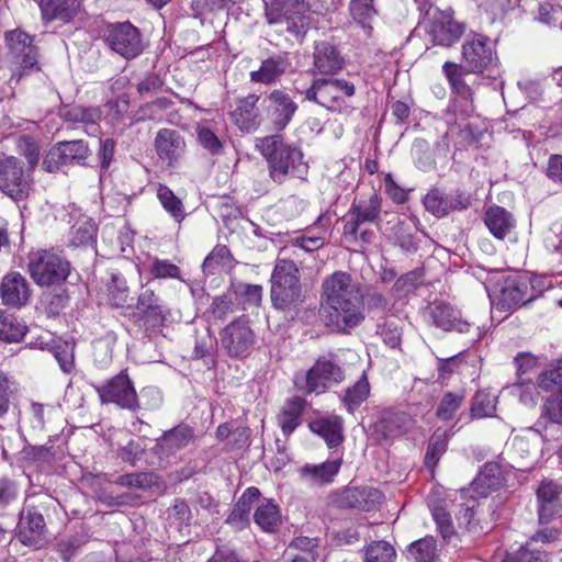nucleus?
Here are the masks:
<instances>
[{
    "mask_svg": "<svg viewBox=\"0 0 562 562\" xmlns=\"http://www.w3.org/2000/svg\"><path fill=\"white\" fill-rule=\"evenodd\" d=\"M323 297L331 310L329 321L340 330L355 328L364 319L360 285L344 271H336L323 281Z\"/></svg>",
    "mask_w": 562,
    "mask_h": 562,
    "instance_id": "obj_1",
    "label": "nucleus"
},
{
    "mask_svg": "<svg viewBox=\"0 0 562 562\" xmlns=\"http://www.w3.org/2000/svg\"><path fill=\"white\" fill-rule=\"evenodd\" d=\"M256 148L267 159L270 177L277 183H282L288 175L303 178L307 172L302 151L285 145L279 135L258 138Z\"/></svg>",
    "mask_w": 562,
    "mask_h": 562,
    "instance_id": "obj_2",
    "label": "nucleus"
},
{
    "mask_svg": "<svg viewBox=\"0 0 562 562\" xmlns=\"http://www.w3.org/2000/svg\"><path fill=\"white\" fill-rule=\"evenodd\" d=\"M308 5L304 0H270L266 3V19L279 33L300 40L310 27Z\"/></svg>",
    "mask_w": 562,
    "mask_h": 562,
    "instance_id": "obj_3",
    "label": "nucleus"
},
{
    "mask_svg": "<svg viewBox=\"0 0 562 562\" xmlns=\"http://www.w3.org/2000/svg\"><path fill=\"white\" fill-rule=\"evenodd\" d=\"M502 484L499 468L496 464H486L484 470L475 477L469 487L460 492V507L457 519L460 526L471 530L474 526L473 518L479 507V497H486L488 492Z\"/></svg>",
    "mask_w": 562,
    "mask_h": 562,
    "instance_id": "obj_4",
    "label": "nucleus"
},
{
    "mask_svg": "<svg viewBox=\"0 0 562 562\" xmlns=\"http://www.w3.org/2000/svg\"><path fill=\"white\" fill-rule=\"evenodd\" d=\"M356 92L351 81L345 79H316L306 91V99L329 111L348 114L352 108L347 100Z\"/></svg>",
    "mask_w": 562,
    "mask_h": 562,
    "instance_id": "obj_5",
    "label": "nucleus"
},
{
    "mask_svg": "<svg viewBox=\"0 0 562 562\" xmlns=\"http://www.w3.org/2000/svg\"><path fill=\"white\" fill-rule=\"evenodd\" d=\"M27 271L37 285L50 286L67 279L70 265L55 250L38 249L29 255Z\"/></svg>",
    "mask_w": 562,
    "mask_h": 562,
    "instance_id": "obj_6",
    "label": "nucleus"
},
{
    "mask_svg": "<svg viewBox=\"0 0 562 562\" xmlns=\"http://www.w3.org/2000/svg\"><path fill=\"white\" fill-rule=\"evenodd\" d=\"M299 269L291 260L279 259L271 276V300L277 308L285 310L301 300Z\"/></svg>",
    "mask_w": 562,
    "mask_h": 562,
    "instance_id": "obj_7",
    "label": "nucleus"
},
{
    "mask_svg": "<svg viewBox=\"0 0 562 562\" xmlns=\"http://www.w3.org/2000/svg\"><path fill=\"white\" fill-rule=\"evenodd\" d=\"M9 47L8 65L11 78H20L29 70L37 69L38 53L33 44V37L21 30H13L5 34Z\"/></svg>",
    "mask_w": 562,
    "mask_h": 562,
    "instance_id": "obj_8",
    "label": "nucleus"
},
{
    "mask_svg": "<svg viewBox=\"0 0 562 562\" xmlns=\"http://www.w3.org/2000/svg\"><path fill=\"white\" fill-rule=\"evenodd\" d=\"M342 379L340 367L328 359L321 358L306 373H297L294 378V384L304 393L319 394L333 384L341 382Z\"/></svg>",
    "mask_w": 562,
    "mask_h": 562,
    "instance_id": "obj_9",
    "label": "nucleus"
},
{
    "mask_svg": "<svg viewBox=\"0 0 562 562\" xmlns=\"http://www.w3.org/2000/svg\"><path fill=\"white\" fill-rule=\"evenodd\" d=\"M157 161L167 170L180 167L187 153L184 136L173 128H160L154 138Z\"/></svg>",
    "mask_w": 562,
    "mask_h": 562,
    "instance_id": "obj_10",
    "label": "nucleus"
},
{
    "mask_svg": "<svg viewBox=\"0 0 562 562\" xmlns=\"http://www.w3.org/2000/svg\"><path fill=\"white\" fill-rule=\"evenodd\" d=\"M97 391L103 404H115L123 409L133 412L140 408L133 382L125 372L108 380Z\"/></svg>",
    "mask_w": 562,
    "mask_h": 562,
    "instance_id": "obj_11",
    "label": "nucleus"
},
{
    "mask_svg": "<svg viewBox=\"0 0 562 562\" xmlns=\"http://www.w3.org/2000/svg\"><path fill=\"white\" fill-rule=\"evenodd\" d=\"M32 188L29 175H25L21 161L5 157L0 164V190L15 202L27 198Z\"/></svg>",
    "mask_w": 562,
    "mask_h": 562,
    "instance_id": "obj_12",
    "label": "nucleus"
},
{
    "mask_svg": "<svg viewBox=\"0 0 562 562\" xmlns=\"http://www.w3.org/2000/svg\"><path fill=\"white\" fill-rule=\"evenodd\" d=\"M89 155L88 144L81 139L59 142L44 157L43 168L48 172H54L64 166L82 165Z\"/></svg>",
    "mask_w": 562,
    "mask_h": 562,
    "instance_id": "obj_13",
    "label": "nucleus"
},
{
    "mask_svg": "<svg viewBox=\"0 0 562 562\" xmlns=\"http://www.w3.org/2000/svg\"><path fill=\"white\" fill-rule=\"evenodd\" d=\"M262 106L267 120L277 132L283 131L297 111L296 102L281 89H274L268 93L262 101Z\"/></svg>",
    "mask_w": 562,
    "mask_h": 562,
    "instance_id": "obj_14",
    "label": "nucleus"
},
{
    "mask_svg": "<svg viewBox=\"0 0 562 562\" xmlns=\"http://www.w3.org/2000/svg\"><path fill=\"white\" fill-rule=\"evenodd\" d=\"M221 345L234 358L246 357L255 344V334L246 318L229 323L220 334Z\"/></svg>",
    "mask_w": 562,
    "mask_h": 562,
    "instance_id": "obj_15",
    "label": "nucleus"
},
{
    "mask_svg": "<svg viewBox=\"0 0 562 562\" xmlns=\"http://www.w3.org/2000/svg\"><path fill=\"white\" fill-rule=\"evenodd\" d=\"M106 41L112 50L126 59L135 58L144 49L138 29L130 22L112 25L109 30Z\"/></svg>",
    "mask_w": 562,
    "mask_h": 562,
    "instance_id": "obj_16",
    "label": "nucleus"
},
{
    "mask_svg": "<svg viewBox=\"0 0 562 562\" xmlns=\"http://www.w3.org/2000/svg\"><path fill=\"white\" fill-rule=\"evenodd\" d=\"M426 32L434 44L449 47L459 41L464 26L454 21L451 10H437L426 24Z\"/></svg>",
    "mask_w": 562,
    "mask_h": 562,
    "instance_id": "obj_17",
    "label": "nucleus"
},
{
    "mask_svg": "<svg viewBox=\"0 0 562 562\" xmlns=\"http://www.w3.org/2000/svg\"><path fill=\"white\" fill-rule=\"evenodd\" d=\"M381 213V198L371 192L368 196H362L358 202H353L349 214L350 218L344 226V234L347 238L357 239L359 226L366 222H375Z\"/></svg>",
    "mask_w": 562,
    "mask_h": 562,
    "instance_id": "obj_18",
    "label": "nucleus"
},
{
    "mask_svg": "<svg viewBox=\"0 0 562 562\" xmlns=\"http://www.w3.org/2000/svg\"><path fill=\"white\" fill-rule=\"evenodd\" d=\"M382 498V494L373 487L349 486L338 492L333 497V503L340 508L371 510Z\"/></svg>",
    "mask_w": 562,
    "mask_h": 562,
    "instance_id": "obj_19",
    "label": "nucleus"
},
{
    "mask_svg": "<svg viewBox=\"0 0 562 562\" xmlns=\"http://www.w3.org/2000/svg\"><path fill=\"white\" fill-rule=\"evenodd\" d=\"M530 284L525 278H508L501 286L498 294L492 300L493 304L503 310L525 305L533 300L529 294Z\"/></svg>",
    "mask_w": 562,
    "mask_h": 562,
    "instance_id": "obj_20",
    "label": "nucleus"
},
{
    "mask_svg": "<svg viewBox=\"0 0 562 562\" xmlns=\"http://www.w3.org/2000/svg\"><path fill=\"white\" fill-rule=\"evenodd\" d=\"M462 61L467 72H482L493 61V50L484 36L467 40L462 47Z\"/></svg>",
    "mask_w": 562,
    "mask_h": 562,
    "instance_id": "obj_21",
    "label": "nucleus"
},
{
    "mask_svg": "<svg viewBox=\"0 0 562 562\" xmlns=\"http://www.w3.org/2000/svg\"><path fill=\"white\" fill-rule=\"evenodd\" d=\"M442 71L448 79L452 91L459 98V100L453 104L454 111L460 108L465 115H470L474 111L472 98L473 92L471 87L463 79L467 70L464 67L456 63L446 61L442 66Z\"/></svg>",
    "mask_w": 562,
    "mask_h": 562,
    "instance_id": "obj_22",
    "label": "nucleus"
},
{
    "mask_svg": "<svg viewBox=\"0 0 562 562\" xmlns=\"http://www.w3.org/2000/svg\"><path fill=\"white\" fill-rule=\"evenodd\" d=\"M45 536L43 515L34 508H24L18 524L19 540L30 547H41Z\"/></svg>",
    "mask_w": 562,
    "mask_h": 562,
    "instance_id": "obj_23",
    "label": "nucleus"
},
{
    "mask_svg": "<svg viewBox=\"0 0 562 562\" xmlns=\"http://www.w3.org/2000/svg\"><path fill=\"white\" fill-rule=\"evenodd\" d=\"M193 439L192 429L186 425H179L166 432L156 443L155 453L161 463H169L171 457L186 448Z\"/></svg>",
    "mask_w": 562,
    "mask_h": 562,
    "instance_id": "obj_24",
    "label": "nucleus"
},
{
    "mask_svg": "<svg viewBox=\"0 0 562 562\" xmlns=\"http://www.w3.org/2000/svg\"><path fill=\"white\" fill-rule=\"evenodd\" d=\"M484 223L492 235L499 240L516 241V220L501 206H491L484 216Z\"/></svg>",
    "mask_w": 562,
    "mask_h": 562,
    "instance_id": "obj_25",
    "label": "nucleus"
},
{
    "mask_svg": "<svg viewBox=\"0 0 562 562\" xmlns=\"http://www.w3.org/2000/svg\"><path fill=\"white\" fill-rule=\"evenodd\" d=\"M0 296L5 305L13 307L23 306L31 297L30 284L21 273L10 272L2 279Z\"/></svg>",
    "mask_w": 562,
    "mask_h": 562,
    "instance_id": "obj_26",
    "label": "nucleus"
},
{
    "mask_svg": "<svg viewBox=\"0 0 562 562\" xmlns=\"http://www.w3.org/2000/svg\"><path fill=\"white\" fill-rule=\"evenodd\" d=\"M290 67L288 53L274 54L261 61L259 69L249 74L251 82L273 85L280 80Z\"/></svg>",
    "mask_w": 562,
    "mask_h": 562,
    "instance_id": "obj_27",
    "label": "nucleus"
},
{
    "mask_svg": "<svg viewBox=\"0 0 562 562\" xmlns=\"http://www.w3.org/2000/svg\"><path fill=\"white\" fill-rule=\"evenodd\" d=\"M341 465L340 460L326 461L321 464H305L297 469L301 483L308 486H323L334 481Z\"/></svg>",
    "mask_w": 562,
    "mask_h": 562,
    "instance_id": "obj_28",
    "label": "nucleus"
},
{
    "mask_svg": "<svg viewBox=\"0 0 562 562\" xmlns=\"http://www.w3.org/2000/svg\"><path fill=\"white\" fill-rule=\"evenodd\" d=\"M562 486L552 480H543L537 488L539 520L542 524L550 521L559 512V496Z\"/></svg>",
    "mask_w": 562,
    "mask_h": 562,
    "instance_id": "obj_29",
    "label": "nucleus"
},
{
    "mask_svg": "<svg viewBox=\"0 0 562 562\" xmlns=\"http://www.w3.org/2000/svg\"><path fill=\"white\" fill-rule=\"evenodd\" d=\"M430 316L434 324L443 330L465 333L470 328V323L462 318L460 311L447 303H435L430 307Z\"/></svg>",
    "mask_w": 562,
    "mask_h": 562,
    "instance_id": "obj_30",
    "label": "nucleus"
},
{
    "mask_svg": "<svg viewBox=\"0 0 562 562\" xmlns=\"http://www.w3.org/2000/svg\"><path fill=\"white\" fill-rule=\"evenodd\" d=\"M313 59L316 70L322 75H334L344 67V58L337 47L326 41L316 43Z\"/></svg>",
    "mask_w": 562,
    "mask_h": 562,
    "instance_id": "obj_31",
    "label": "nucleus"
},
{
    "mask_svg": "<svg viewBox=\"0 0 562 562\" xmlns=\"http://www.w3.org/2000/svg\"><path fill=\"white\" fill-rule=\"evenodd\" d=\"M258 101V95L249 94L239 100L237 108L232 112L234 122L241 131L250 132L259 125V115L256 108Z\"/></svg>",
    "mask_w": 562,
    "mask_h": 562,
    "instance_id": "obj_32",
    "label": "nucleus"
},
{
    "mask_svg": "<svg viewBox=\"0 0 562 562\" xmlns=\"http://www.w3.org/2000/svg\"><path fill=\"white\" fill-rule=\"evenodd\" d=\"M137 311L153 326L161 324L167 314L165 305L151 289H144L137 301Z\"/></svg>",
    "mask_w": 562,
    "mask_h": 562,
    "instance_id": "obj_33",
    "label": "nucleus"
},
{
    "mask_svg": "<svg viewBox=\"0 0 562 562\" xmlns=\"http://www.w3.org/2000/svg\"><path fill=\"white\" fill-rule=\"evenodd\" d=\"M306 401L300 396L288 400L278 415V425L284 436L291 435L302 422Z\"/></svg>",
    "mask_w": 562,
    "mask_h": 562,
    "instance_id": "obj_34",
    "label": "nucleus"
},
{
    "mask_svg": "<svg viewBox=\"0 0 562 562\" xmlns=\"http://www.w3.org/2000/svg\"><path fill=\"white\" fill-rule=\"evenodd\" d=\"M259 490L256 487L247 488L238 502L235 504L227 522L237 529H241L249 522V514L255 503L259 502Z\"/></svg>",
    "mask_w": 562,
    "mask_h": 562,
    "instance_id": "obj_35",
    "label": "nucleus"
},
{
    "mask_svg": "<svg viewBox=\"0 0 562 562\" xmlns=\"http://www.w3.org/2000/svg\"><path fill=\"white\" fill-rule=\"evenodd\" d=\"M40 8L45 21L59 20L68 22L78 9L77 0H41Z\"/></svg>",
    "mask_w": 562,
    "mask_h": 562,
    "instance_id": "obj_36",
    "label": "nucleus"
},
{
    "mask_svg": "<svg viewBox=\"0 0 562 562\" xmlns=\"http://www.w3.org/2000/svg\"><path fill=\"white\" fill-rule=\"evenodd\" d=\"M310 428L321 436L329 448L342 441V419L338 416L316 419L310 424Z\"/></svg>",
    "mask_w": 562,
    "mask_h": 562,
    "instance_id": "obj_37",
    "label": "nucleus"
},
{
    "mask_svg": "<svg viewBox=\"0 0 562 562\" xmlns=\"http://www.w3.org/2000/svg\"><path fill=\"white\" fill-rule=\"evenodd\" d=\"M538 434L528 430L527 436H515L509 446L508 453L513 460L518 462L519 467L524 465V461L536 456L538 448Z\"/></svg>",
    "mask_w": 562,
    "mask_h": 562,
    "instance_id": "obj_38",
    "label": "nucleus"
},
{
    "mask_svg": "<svg viewBox=\"0 0 562 562\" xmlns=\"http://www.w3.org/2000/svg\"><path fill=\"white\" fill-rule=\"evenodd\" d=\"M330 222V217L327 214H321L315 224L322 227V231L316 235H310L312 229H308L306 234L299 236L292 240L293 246L299 247L307 252L315 251L325 245L328 229L327 225Z\"/></svg>",
    "mask_w": 562,
    "mask_h": 562,
    "instance_id": "obj_39",
    "label": "nucleus"
},
{
    "mask_svg": "<svg viewBox=\"0 0 562 562\" xmlns=\"http://www.w3.org/2000/svg\"><path fill=\"white\" fill-rule=\"evenodd\" d=\"M280 512L276 504L263 501L256 505L255 522L266 532H273L280 524Z\"/></svg>",
    "mask_w": 562,
    "mask_h": 562,
    "instance_id": "obj_40",
    "label": "nucleus"
},
{
    "mask_svg": "<svg viewBox=\"0 0 562 562\" xmlns=\"http://www.w3.org/2000/svg\"><path fill=\"white\" fill-rule=\"evenodd\" d=\"M157 199L162 205L164 210L169 213L172 218L181 223L186 217L184 206L182 201L165 184H158Z\"/></svg>",
    "mask_w": 562,
    "mask_h": 562,
    "instance_id": "obj_41",
    "label": "nucleus"
},
{
    "mask_svg": "<svg viewBox=\"0 0 562 562\" xmlns=\"http://www.w3.org/2000/svg\"><path fill=\"white\" fill-rule=\"evenodd\" d=\"M26 333V326L13 314L0 311V339L7 342L20 341Z\"/></svg>",
    "mask_w": 562,
    "mask_h": 562,
    "instance_id": "obj_42",
    "label": "nucleus"
},
{
    "mask_svg": "<svg viewBox=\"0 0 562 562\" xmlns=\"http://www.w3.org/2000/svg\"><path fill=\"white\" fill-rule=\"evenodd\" d=\"M407 552L414 562H439L436 541L432 537H426L413 542L408 547Z\"/></svg>",
    "mask_w": 562,
    "mask_h": 562,
    "instance_id": "obj_43",
    "label": "nucleus"
},
{
    "mask_svg": "<svg viewBox=\"0 0 562 562\" xmlns=\"http://www.w3.org/2000/svg\"><path fill=\"white\" fill-rule=\"evenodd\" d=\"M349 10L358 24L366 30H371V23L378 13L373 0H352Z\"/></svg>",
    "mask_w": 562,
    "mask_h": 562,
    "instance_id": "obj_44",
    "label": "nucleus"
},
{
    "mask_svg": "<svg viewBox=\"0 0 562 562\" xmlns=\"http://www.w3.org/2000/svg\"><path fill=\"white\" fill-rule=\"evenodd\" d=\"M395 549L384 540L372 541L364 550V562H393Z\"/></svg>",
    "mask_w": 562,
    "mask_h": 562,
    "instance_id": "obj_45",
    "label": "nucleus"
},
{
    "mask_svg": "<svg viewBox=\"0 0 562 562\" xmlns=\"http://www.w3.org/2000/svg\"><path fill=\"white\" fill-rule=\"evenodd\" d=\"M370 385L364 374L349 389H347L342 402L348 411H353L358 407L369 395Z\"/></svg>",
    "mask_w": 562,
    "mask_h": 562,
    "instance_id": "obj_46",
    "label": "nucleus"
},
{
    "mask_svg": "<svg viewBox=\"0 0 562 562\" xmlns=\"http://www.w3.org/2000/svg\"><path fill=\"white\" fill-rule=\"evenodd\" d=\"M448 435L446 430H436L432 435L425 456V463L428 468L437 464L439 458L447 449Z\"/></svg>",
    "mask_w": 562,
    "mask_h": 562,
    "instance_id": "obj_47",
    "label": "nucleus"
},
{
    "mask_svg": "<svg viewBox=\"0 0 562 562\" xmlns=\"http://www.w3.org/2000/svg\"><path fill=\"white\" fill-rule=\"evenodd\" d=\"M496 409V396L485 391L475 394L471 407L472 415L476 418L490 417Z\"/></svg>",
    "mask_w": 562,
    "mask_h": 562,
    "instance_id": "obj_48",
    "label": "nucleus"
},
{
    "mask_svg": "<svg viewBox=\"0 0 562 562\" xmlns=\"http://www.w3.org/2000/svg\"><path fill=\"white\" fill-rule=\"evenodd\" d=\"M97 234V227L90 220H85L72 227L71 244L75 246L91 245Z\"/></svg>",
    "mask_w": 562,
    "mask_h": 562,
    "instance_id": "obj_49",
    "label": "nucleus"
},
{
    "mask_svg": "<svg viewBox=\"0 0 562 562\" xmlns=\"http://www.w3.org/2000/svg\"><path fill=\"white\" fill-rule=\"evenodd\" d=\"M128 288L120 274L113 273L109 284V300L112 306L122 307L127 302Z\"/></svg>",
    "mask_w": 562,
    "mask_h": 562,
    "instance_id": "obj_50",
    "label": "nucleus"
},
{
    "mask_svg": "<svg viewBox=\"0 0 562 562\" xmlns=\"http://www.w3.org/2000/svg\"><path fill=\"white\" fill-rule=\"evenodd\" d=\"M425 207L437 217L445 216L450 209V202L438 189L430 190L424 198Z\"/></svg>",
    "mask_w": 562,
    "mask_h": 562,
    "instance_id": "obj_51",
    "label": "nucleus"
},
{
    "mask_svg": "<svg viewBox=\"0 0 562 562\" xmlns=\"http://www.w3.org/2000/svg\"><path fill=\"white\" fill-rule=\"evenodd\" d=\"M18 153L27 159L31 169H34L40 160V146L30 136H20L16 140Z\"/></svg>",
    "mask_w": 562,
    "mask_h": 562,
    "instance_id": "obj_52",
    "label": "nucleus"
},
{
    "mask_svg": "<svg viewBox=\"0 0 562 562\" xmlns=\"http://www.w3.org/2000/svg\"><path fill=\"white\" fill-rule=\"evenodd\" d=\"M538 389L542 392L550 393L549 396L561 394L562 379L558 375L557 371L550 368L538 376Z\"/></svg>",
    "mask_w": 562,
    "mask_h": 562,
    "instance_id": "obj_53",
    "label": "nucleus"
},
{
    "mask_svg": "<svg viewBox=\"0 0 562 562\" xmlns=\"http://www.w3.org/2000/svg\"><path fill=\"white\" fill-rule=\"evenodd\" d=\"M150 274L156 279H180V268L166 259H154Z\"/></svg>",
    "mask_w": 562,
    "mask_h": 562,
    "instance_id": "obj_54",
    "label": "nucleus"
},
{
    "mask_svg": "<svg viewBox=\"0 0 562 562\" xmlns=\"http://www.w3.org/2000/svg\"><path fill=\"white\" fill-rule=\"evenodd\" d=\"M234 292L248 305H259L262 299V288L257 284L238 283L234 286Z\"/></svg>",
    "mask_w": 562,
    "mask_h": 562,
    "instance_id": "obj_55",
    "label": "nucleus"
},
{
    "mask_svg": "<svg viewBox=\"0 0 562 562\" xmlns=\"http://www.w3.org/2000/svg\"><path fill=\"white\" fill-rule=\"evenodd\" d=\"M431 512L442 538L450 540L456 535L450 514L441 506L434 507Z\"/></svg>",
    "mask_w": 562,
    "mask_h": 562,
    "instance_id": "obj_56",
    "label": "nucleus"
},
{
    "mask_svg": "<svg viewBox=\"0 0 562 562\" xmlns=\"http://www.w3.org/2000/svg\"><path fill=\"white\" fill-rule=\"evenodd\" d=\"M463 402V396L453 393H447L437 409V416L440 419L449 420L453 417L454 413L459 409Z\"/></svg>",
    "mask_w": 562,
    "mask_h": 562,
    "instance_id": "obj_57",
    "label": "nucleus"
},
{
    "mask_svg": "<svg viewBox=\"0 0 562 562\" xmlns=\"http://www.w3.org/2000/svg\"><path fill=\"white\" fill-rule=\"evenodd\" d=\"M509 559H515V562H547L548 555L535 548L532 542H528L525 547L520 548L517 552L507 555Z\"/></svg>",
    "mask_w": 562,
    "mask_h": 562,
    "instance_id": "obj_58",
    "label": "nucleus"
},
{
    "mask_svg": "<svg viewBox=\"0 0 562 562\" xmlns=\"http://www.w3.org/2000/svg\"><path fill=\"white\" fill-rule=\"evenodd\" d=\"M196 136L199 144L212 155L221 153L222 143L211 128L206 126H199L196 128Z\"/></svg>",
    "mask_w": 562,
    "mask_h": 562,
    "instance_id": "obj_59",
    "label": "nucleus"
},
{
    "mask_svg": "<svg viewBox=\"0 0 562 562\" xmlns=\"http://www.w3.org/2000/svg\"><path fill=\"white\" fill-rule=\"evenodd\" d=\"M74 344L67 341L54 347V357L65 373H69L74 369Z\"/></svg>",
    "mask_w": 562,
    "mask_h": 562,
    "instance_id": "obj_60",
    "label": "nucleus"
},
{
    "mask_svg": "<svg viewBox=\"0 0 562 562\" xmlns=\"http://www.w3.org/2000/svg\"><path fill=\"white\" fill-rule=\"evenodd\" d=\"M538 21L548 25H558L562 30V8L550 3L539 7Z\"/></svg>",
    "mask_w": 562,
    "mask_h": 562,
    "instance_id": "obj_61",
    "label": "nucleus"
},
{
    "mask_svg": "<svg viewBox=\"0 0 562 562\" xmlns=\"http://www.w3.org/2000/svg\"><path fill=\"white\" fill-rule=\"evenodd\" d=\"M543 413L551 422L562 425V393L546 397Z\"/></svg>",
    "mask_w": 562,
    "mask_h": 562,
    "instance_id": "obj_62",
    "label": "nucleus"
},
{
    "mask_svg": "<svg viewBox=\"0 0 562 562\" xmlns=\"http://www.w3.org/2000/svg\"><path fill=\"white\" fill-rule=\"evenodd\" d=\"M512 394L519 397L520 403L533 406L537 400V389L532 383L521 382L512 386Z\"/></svg>",
    "mask_w": 562,
    "mask_h": 562,
    "instance_id": "obj_63",
    "label": "nucleus"
},
{
    "mask_svg": "<svg viewBox=\"0 0 562 562\" xmlns=\"http://www.w3.org/2000/svg\"><path fill=\"white\" fill-rule=\"evenodd\" d=\"M374 431L383 439L393 438L401 434L400 426L393 417H383L374 425Z\"/></svg>",
    "mask_w": 562,
    "mask_h": 562,
    "instance_id": "obj_64",
    "label": "nucleus"
}]
</instances>
